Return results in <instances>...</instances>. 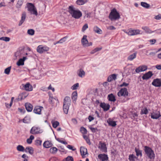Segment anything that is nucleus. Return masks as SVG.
I'll list each match as a JSON object with an SVG mask.
<instances>
[{"label": "nucleus", "mask_w": 161, "mask_h": 161, "mask_svg": "<svg viewBox=\"0 0 161 161\" xmlns=\"http://www.w3.org/2000/svg\"><path fill=\"white\" fill-rule=\"evenodd\" d=\"M137 53L135 52L129 55L127 57V59L130 61H132L136 57Z\"/></svg>", "instance_id": "a878e982"}, {"label": "nucleus", "mask_w": 161, "mask_h": 161, "mask_svg": "<svg viewBox=\"0 0 161 161\" xmlns=\"http://www.w3.org/2000/svg\"><path fill=\"white\" fill-rule=\"evenodd\" d=\"M69 12L72 16L76 19L80 18L82 15V13L79 10H75L73 6H69Z\"/></svg>", "instance_id": "f257e3e1"}, {"label": "nucleus", "mask_w": 161, "mask_h": 161, "mask_svg": "<svg viewBox=\"0 0 161 161\" xmlns=\"http://www.w3.org/2000/svg\"><path fill=\"white\" fill-rule=\"evenodd\" d=\"M22 157L24 159V161H28L27 158L28 157L26 154H23L22 156Z\"/></svg>", "instance_id": "680f3d73"}, {"label": "nucleus", "mask_w": 161, "mask_h": 161, "mask_svg": "<svg viewBox=\"0 0 161 161\" xmlns=\"http://www.w3.org/2000/svg\"><path fill=\"white\" fill-rule=\"evenodd\" d=\"M25 152H28L31 154H32L34 153V150L33 148L31 147H27L25 149Z\"/></svg>", "instance_id": "c85d7f7f"}, {"label": "nucleus", "mask_w": 161, "mask_h": 161, "mask_svg": "<svg viewBox=\"0 0 161 161\" xmlns=\"http://www.w3.org/2000/svg\"><path fill=\"white\" fill-rule=\"evenodd\" d=\"M154 18L156 20H160L161 19V15L159 14L155 16Z\"/></svg>", "instance_id": "338daca9"}, {"label": "nucleus", "mask_w": 161, "mask_h": 161, "mask_svg": "<svg viewBox=\"0 0 161 161\" xmlns=\"http://www.w3.org/2000/svg\"><path fill=\"white\" fill-rule=\"evenodd\" d=\"M65 161H74V159L72 157L68 156L65 158Z\"/></svg>", "instance_id": "6e6d98bb"}, {"label": "nucleus", "mask_w": 161, "mask_h": 161, "mask_svg": "<svg viewBox=\"0 0 161 161\" xmlns=\"http://www.w3.org/2000/svg\"><path fill=\"white\" fill-rule=\"evenodd\" d=\"M83 137L84 138V139L86 141V142L89 144V145H91V142H90V139H89V138L88 137V136L85 135H83Z\"/></svg>", "instance_id": "de8ad7c7"}, {"label": "nucleus", "mask_w": 161, "mask_h": 161, "mask_svg": "<svg viewBox=\"0 0 161 161\" xmlns=\"http://www.w3.org/2000/svg\"><path fill=\"white\" fill-rule=\"evenodd\" d=\"M31 119L29 116H26L23 119V123L25 124H28L30 123Z\"/></svg>", "instance_id": "c9c22d12"}, {"label": "nucleus", "mask_w": 161, "mask_h": 161, "mask_svg": "<svg viewBox=\"0 0 161 161\" xmlns=\"http://www.w3.org/2000/svg\"><path fill=\"white\" fill-rule=\"evenodd\" d=\"M53 126L54 128H56L59 125V123L57 121L52 122Z\"/></svg>", "instance_id": "603ef678"}, {"label": "nucleus", "mask_w": 161, "mask_h": 161, "mask_svg": "<svg viewBox=\"0 0 161 161\" xmlns=\"http://www.w3.org/2000/svg\"><path fill=\"white\" fill-rule=\"evenodd\" d=\"M108 17L112 21L118 20L120 18L119 13L115 8L111 10Z\"/></svg>", "instance_id": "f03ea898"}, {"label": "nucleus", "mask_w": 161, "mask_h": 161, "mask_svg": "<svg viewBox=\"0 0 161 161\" xmlns=\"http://www.w3.org/2000/svg\"><path fill=\"white\" fill-rule=\"evenodd\" d=\"M77 97V91L74 92L71 95V98L73 102H76Z\"/></svg>", "instance_id": "c756f323"}, {"label": "nucleus", "mask_w": 161, "mask_h": 161, "mask_svg": "<svg viewBox=\"0 0 161 161\" xmlns=\"http://www.w3.org/2000/svg\"><path fill=\"white\" fill-rule=\"evenodd\" d=\"M58 149L56 147H51L50 149V153L53 154L56 153Z\"/></svg>", "instance_id": "37998d69"}, {"label": "nucleus", "mask_w": 161, "mask_h": 161, "mask_svg": "<svg viewBox=\"0 0 161 161\" xmlns=\"http://www.w3.org/2000/svg\"><path fill=\"white\" fill-rule=\"evenodd\" d=\"M98 148L103 152H107V148L105 144L104 143L100 142L98 145Z\"/></svg>", "instance_id": "4468645a"}, {"label": "nucleus", "mask_w": 161, "mask_h": 161, "mask_svg": "<svg viewBox=\"0 0 161 161\" xmlns=\"http://www.w3.org/2000/svg\"><path fill=\"white\" fill-rule=\"evenodd\" d=\"M153 75L152 72L149 71L144 74L142 76L143 80H147L150 78Z\"/></svg>", "instance_id": "f3484780"}, {"label": "nucleus", "mask_w": 161, "mask_h": 161, "mask_svg": "<svg viewBox=\"0 0 161 161\" xmlns=\"http://www.w3.org/2000/svg\"><path fill=\"white\" fill-rule=\"evenodd\" d=\"M102 49V48L101 47H96L94 49L92 50L91 52L90 53L91 54H93L101 50Z\"/></svg>", "instance_id": "a19ab883"}, {"label": "nucleus", "mask_w": 161, "mask_h": 161, "mask_svg": "<svg viewBox=\"0 0 161 161\" xmlns=\"http://www.w3.org/2000/svg\"><path fill=\"white\" fill-rule=\"evenodd\" d=\"M98 158L102 161H106L108 160V157L105 154H100L98 155Z\"/></svg>", "instance_id": "6ab92c4d"}, {"label": "nucleus", "mask_w": 161, "mask_h": 161, "mask_svg": "<svg viewBox=\"0 0 161 161\" xmlns=\"http://www.w3.org/2000/svg\"><path fill=\"white\" fill-rule=\"evenodd\" d=\"M87 36L86 35H84L81 40V42L82 45L83 46L86 44V42L88 41L87 39Z\"/></svg>", "instance_id": "2f4dec72"}, {"label": "nucleus", "mask_w": 161, "mask_h": 161, "mask_svg": "<svg viewBox=\"0 0 161 161\" xmlns=\"http://www.w3.org/2000/svg\"><path fill=\"white\" fill-rule=\"evenodd\" d=\"M161 116L160 112L158 111H155L151 113V118L153 119H157Z\"/></svg>", "instance_id": "9d476101"}, {"label": "nucleus", "mask_w": 161, "mask_h": 161, "mask_svg": "<svg viewBox=\"0 0 161 161\" xmlns=\"http://www.w3.org/2000/svg\"><path fill=\"white\" fill-rule=\"evenodd\" d=\"M36 144L37 145H41L42 142V141L40 140H36Z\"/></svg>", "instance_id": "774afa93"}, {"label": "nucleus", "mask_w": 161, "mask_h": 161, "mask_svg": "<svg viewBox=\"0 0 161 161\" xmlns=\"http://www.w3.org/2000/svg\"><path fill=\"white\" fill-rule=\"evenodd\" d=\"M27 59L26 57H24L22 58H20L17 63V65L18 66L23 65L25 61Z\"/></svg>", "instance_id": "a211bd4d"}, {"label": "nucleus", "mask_w": 161, "mask_h": 161, "mask_svg": "<svg viewBox=\"0 0 161 161\" xmlns=\"http://www.w3.org/2000/svg\"><path fill=\"white\" fill-rule=\"evenodd\" d=\"M88 28V26L87 24H85L82 27V31H84Z\"/></svg>", "instance_id": "052dcab7"}, {"label": "nucleus", "mask_w": 161, "mask_h": 161, "mask_svg": "<svg viewBox=\"0 0 161 161\" xmlns=\"http://www.w3.org/2000/svg\"><path fill=\"white\" fill-rule=\"evenodd\" d=\"M152 85L155 87L161 86V79L157 78L154 79L152 83Z\"/></svg>", "instance_id": "1a4fd4ad"}, {"label": "nucleus", "mask_w": 161, "mask_h": 161, "mask_svg": "<svg viewBox=\"0 0 161 161\" xmlns=\"http://www.w3.org/2000/svg\"><path fill=\"white\" fill-rule=\"evenodd\" d=\"M25 89L27 91H31L33 90V87L29 82L25 84L22 85Z\"/></svg>", "instance_id": "ddd939ff"}, {"label": "nucleus", "mask_w": 161, "mask_h": 161, "mask_svg": "<svg viewBox=\"0 0 161 161\" xmlns=\"http://www.w3.org/2000/svg\"><path fill=\"white\" fill-rule=\"evenodd\" d=\"M156 40L155 39H151L149 40V42L152 45H153L156 42Z\"/></svg>", "instance_id": "e2e57ef3"}, {"label": "nucleus", "mask_w": 161, "mask_h": 161, "mask_svg": "<svg viewBox=\"0 0 161 161\" xmlns=\"http://www.w3.org/2000/svg\"><path fill=\"white\" fill-rule=\"evenodd\" d=\"M135 150L136 153V155L137 156H140L141 157H142V151L136 147L135 148Z\"/></svg>", "instance_id": "e433bc0d"}, {"label": "nucleus", "mask_w": 161, "mask_h": 161, "mask_svg": "<svg viewBox=\"0 0 161 161\" xmlns=\"http://www.w3.org/2000/svg\"><path fill=\"white\" fill-rule=\"evenodd\" d=\"M11 67V66H10L5 69L4 71V73L7 75H9L10 73Z\"/></svg>", "instance_id": "3c124183"}, {"label": "nucleus", "mask_w": 161, "mask_h": 161, "mask_svg": "<svg viewBox=\"0 0 161 161\" xmlns=\"http://www.w3.org/2000/svg\"><path fill=\"white\" fill-rule=\"evenodd\" d=\"M107 122L109 125L112 127H114L117 125L116 122L113 121L110 118H109L107 120Z\"/></svg>", "instance_id": "5701e85b"}, {"label": "nucleus", "mask_w": 161, "mask_h": 161, "mask_svg": "<svg viewBox=\"0 0 161 161\" xmlns=\"http://www.w3.org/2000/svg\"><path fill=\"white\" fill-rule=\"evenodd\" d=\"M0 40L8 42L9 41L10 38L8 37H2L0 38Z\"/></svg>", "instance_id": "09e8293b"}, {"label": "nucleus", "mask_w": 161, "mask_h": 161, "mask_svg": "<svg viewBox=\"0 0 161 161\" xmlns=\"http://www.w3.org/2000/svg\"><path fill=\"white\" fill-rule=\"evenodd\" d=\"M147 69V67L146 65L141 66L136 69L135 71L136 73H139L146 70Z\"/></svg>", "instance_id": "f8f14e48"}, {"label": "nucleus", "mask_w": 161, "mask_h": 161, "mask_svg": "<svg viewBox=\"0 0 161 161\" xmlns=\"http://www.w3.org/2000/svg\"><path fill=\"white\" fill-rule=\"evenodd\" d=\"M100 106L103 108L104 111H108L110 108V105L108 104H106L104 103H101Z\"/></svg>", "instance_id": "dca6fc26"}, {"label": "nucleus", "mask_w": 161, "mask_h": 161, "mask_svg": "<svg viewBox=\"0 0 161 161\" xmlns=\"http://www.w3.org/2000/svg\"><path fill=\"white\" fill-rule=\"evenodd\" d=\"M92 42H88V41L87 42H86V44L85 45H84L83 46L84 47H88L90 46H92Z\"/></svg>", "instance_id": "bf43d9fd"}, {"label": "nucleus", "mask_w": 161, "mask_h": 161, "mask_svg": "<svg viewBox=\"0 0 161 161\" xmlns=\"http://www.w3.org/2000/svg\"><path fill=\"white\" fill-rule=\"evenodd\" d=\"M17 149L20 152H24L25 150L24 147L22 145H19L17 147Z\"/></svg>", "instance_id": "c03bdc74"}, {"label": "nucleus", "mask_w": 161, "mask_h": 161, "mask_svg": "<svg viewBox=\"0 0 161 161\" xmlns=\"http://www.w3.org/2000/svg\"><path fill=\"white\" fill-rule=\"evenodd\" d=\"M142 29L145 31V32L147 33L150 34L154 32L155 31H152L147 26H143L142 27Z\"/></svg>", "instance_id": "b1692460"}, {"label": "nucleus", "mask_w": 161, "mask_h": 161, "mask_svg": "<svg viewBox=\"0 0 161 161\" xmlns=\"http://www.w3.org/2000/svg\"><path fill=\"white\" fill-rule=\"evenodd\" d=\"M67 147L69 149H71L73 151H75L76 150L75 148H74L73 146L71 145H68L67 146Z\"/></svg>", "instance_id": "69168bd1"}, {"label": "nucleus", "mask_w": 161, "mask_h": 161, "mask_svg": "<svg viewBox=\"0 0 161 161\" xmlns=\"http://www.w3.org/2000/svg\"><path fill=\"white\" fill-rule=\"evenodd\" d=\"M48 102L49 104L51 105V106L53 107L54 105V103L56 102V103H58L59 102L58 99H56L54 98L52 96H50Z\"/></svg>", "instance_id": "9b49d317"}, {"label": "nucleus", "mask_w": 161, "mask_h": 161, "mask_svg": "<svg viewBox=\"0 0 161 161\" xmlns=\"http://www.w3.org/2000/svg\"><path fill=\"white\" fill-rule=\"evenodd\" d=\"M117 75L116 74H113L109 76L108 78V81L110 82L113 80H115L116 79Z\"/></svg>", "instance_id": "cd10ccee"}, {"label": "nucleus", "mask_w": 161, "mask_h": 161, "mask_svg": "<svg viewBox=\"0 0 161 161\" xmlns=\"http://www.w3.org/2000/svg\"><path fill=\"white\" fill-rule=\"evenodd\" d=\"M27 96V94L26 93H23L20 95L21 97V99H22L25 98Z\"/></svg>", "instance_id": "13d9d810"}, {"label": "nucleus", "mask_w": 161, "mask_h": 161, "mask_svg": "<svg viewBox=\"0 0 161 161\" xmlns=\"http://www.w3.org/2000/svg\"><path fill=\"white\" fill-rule=\"evenodd\" d=\"M27 33L29 35L33 36L34 34L35 31L33 29H30L28 30Z\"/></svg>", "instance_id": "8fccbe9b"}, {"label": "nucleus", "mask_w": 161, "mask_h": 161, "mask_svg": "<svg viewBox=\"0 0 161 161\" xmlns=\"http://www.w3.org/2000/svg\"><path fill=\"white\" fill-rule=\"evenodd\" d=\"M93 30L95 32L98 34H101L102 32V30L97 26L94 27Z\"/></svg>", "instance_id": "58836bf2"}, {"label": "nucleus", "mask_w": 161, "mask_h": 161, "mask_svg": "<svg viewBox=\"0 0 161 161\" xmlns=\"http://www.w3.org/2000/svg\"><path fill=\"white\" fill-rule=\"evenodd\" d=\"M49 50V48L48 47L46 46H43L42 45H39L37 48V52L41 53L48 51Z\"/></svg>", "instance_id": "423d86ee"}, {"label": "nucleus", "mask_w": 161, "mask_h": 161, "mask_svg": "<svg viewBox=\"0 0 161 161\" xmlns=\"http://www.w3.org/2000/svg\"><path fill=\"white\" fill-rule=\"evenodd\" d=\"M34 138V136L33 135H31L30 138L27 139L26 142L27 143L31 144L32 142V140Z\"/></svg>", "instance_id": "ea45409f"}, {"label": "nucleus", "mask_w": 161, "mask_h": 161, "mask_svg": "<svg viewBox=\"0 0 161 161\" xmlns=\"http://www.w3.org/2000/svg\"><path fill=\"white\" fill-rule=\"evenodd\" d=\"M77 73L79 76L81 77L84 76L85 74V72L82 69H80L78 70Z\"/></svg>", "instance_id": "7c9ffc66"}, {"label": "nucleus", "mask_w": 161, "mask_h": 161, "mask_svg": "<svg viewBox=\"0 0 161 161\" xmlns=\"http://www.w3.org/2000/svg\"><path fill=\"white\" fill-rule=\"evenodd\" d=\"M67 37H65L62 38L61 39L59 40V41H58V43H62L66 40Z\"/></svg>", "instance_id": "4d7b16f0"}, {"label": "nucleus", "mask_w": 161, "mask_h": 161, "mask_svg": "<svg viewBox=\"0 0 161 161\" xmlns=\"http://www.w3.org/2000/svg\"><path fill=\"white\" fill-rule=\"evenodd\" d=\"M27 6L28 10L31 14H33L36 16L37 15V9L33 4L31 3H27Z\"/></svg>", "instance_id": "20e7f679"}, {"label": "nucleus", "mask_w": 161, "mask_h": 161, "mask_svg": "<svg viewBox=\"0 0 161 161\" xmlns=\"http://www.w3.org/2000/svg\"><path fill=\"white\" fill-rule=\"evenodd\" d=\"M42 132V130L40 129V128L36 126L33 127L30 131V133L32 134H38Z\"/></svg>", "instance_id": "6e6552de"}, {"label": "nucleus", "mask_w": 161, "mask_h": 161, "mask_svg": "<svg viewBox=\"0 0 161 161\" xmlns=\"http://www.w3.org/2000/svg\"><path fill=\"white\" fill-rule=\"evenodd\" d=\"M122 31L129 36H134L142 34L141 33V31L138 29L133 30L130 29L127 31L125 30H123Z\"/></svg>", "instance_id": "39448f33"}, {"label": "nucleus", "mask_w": 161, "mask_h": 161, "mask_svg": "<svg viewBox=\"0 0 161 161\" xmlns=\"http://www.w3.org/2000/svg\"><path fill=\"white\" fill-rule=\"evenodd\" d=\"M43 107L40 106H36L35 107L33 110V112L37 114H41V111Z\"/></svg>", "instance_id": "aec40b11"}, {"label": "nucleus", "mask_w": 161, "mask_h": 161, "mask_svg": "<svg viewBox=\"0 0 161 161\" xmlns=\"http://www.w3.org/2000/svg\"><path fill=\"white\" fill-rule=\"evenodd\" d=\"M80 150L81 154L83 157H84V156L87 153V149L83 147H80Z\"/></svg>", "instance_id": "393cba45"}, {"label": "nucleus", "mask_w": 161, "mask_h": 161, "mask_svg": "<svg viewBox=\"0 0 161 161\" xmlns=\"http://www.w3.org/2000/svg\"><path fill=\"white\" fill-rule=\"evenodd\" d=\"M136 158V157L133 154H130L129 155V159L130 161H135V159Z\"/></svg>", "instance_id": "49530a36"}, {"label": "nucleus", "mask_w": 161, "mask_h": 161, "mask_svg": "<svg viewBox=\"0 0 161 161\" xmlns=\"http://www.w3.org/2000/svg\"><path fill=\"white\" fill-rule=\"evenodd\" d=\"M87 1L88 0H77L76 3L79 5H83L87 3Z\"/></svg>", "instance_id": "72a5a7b5"}, {"label": "nucleus", "mask_w": 161, "mask_h": 161, "mask_svg": "<svg viewBox=\"0 0 161 161\" xmlns=\"http://www.w3.org/2000/svg\"><path fill=\"white\" fill-rule=\"evenodd\" d=\"M144 148L145 152L148 158L151 159H154L155 155L153 150L150 147L147 146H145Z\"/></svg>", "instance_id": "7ed1b4c3"}, {"label": "nucleus", "mask_w": 161, "mask_h": 161, "mask_svg": "<svg viewBox=\"0 0 161 161\" xmlns=\"http://www.w3.org/2000/svg\"><path fill=\"white\" fill-rule=\"evenodd\" d=\"M43 146L45 148H49L53 146V144L51 142L48 141L44 142Z\"/></svg>", "instance_id": "bb28decb"}, {"label": "nucleus", "mask_w": 161, "mask_h": 161, "mask_svg": "<svg viewBox=\"0 0 161 161\" xmlns=\"http://www.w3.org/2000/svg\"><path fill=\"white\" fill-rule=\"evenodd\" d=\"M70 103L71 100L70 97L68 96L66 97L64 99L63 104L70 105Z\"/></svg>", "instance_id": "4be33fe9"}, {"label": "nucleus", "mask_w": 161, "mask_h": 161, "mask_svg": "<svg viewBox=\"0 0 161 161\" xmlns=\"http://www.w3.org/2000/svg\"><path fill=\"white\" fill-rule=\"evenodd\" d=\"M148 110L146 108H144L142 109L141 111V114H148Z\"/></svg>", "instance_id": "79ce46f5"}, {"label": "nucleus", "mask_w": 161, "mask_h": 161, "mask_svg": "<svg viewBox=\"0 0 161 161\" xmlns=\"http://www.w3.org/2000/svg\"><path fill=\"white\" fill-rule=\"evenodd\" d=\"M117 95L119 97L123 96L125 97L128 96V93L127 88H121L118 92Z\"/></svg>", "instance_id": "0eeeda50"}, {"label": "nucleus", "mask_w": 161, "mask_h": 161, "mask_svg": "<svg viewBox=\"0 0 161 161\" xmlns=\"http://www.w3.org/2000/svg\"><path fill=\"white\" fill-rule=\"evenodd\" d=\"M69 105H64L63 106V109L64 113L66 114H67L69 110Z\"/></svg>", "instance_id": "473e14b6"}, {"label": "nucleus", "mask_w": 161, "mask_h": 161, "mask_svg": "<svg viewBox=\"0 0 161 161\" xmlns=\"http://www.w3.org/2000/svg\"><path fill=\"white\" fill-rule=\"evenodd\" d=\"M26 16V13L25 12H23L21 14V19L19 23V26H21L25 21Z\"/></svg>", "instance_id": "2eb2a0df"}, {"label": "nucleus", "mask_w": 161, "mask_h": 161, "mask_svg": "<svg viewBox=\"0 0 161 161\" xmlns=\"http://www.w3.org/2000/svg\"><path fill=\"white\" fill-rule=\"evenodd\" d=\"M79 86V84L78 83L75 84L72 86L71 87V89L73 90L76 89Z\"/></svg>", "instance_id": "5fc2aeb1"}, {"label": "nucleus", "mask_w": 161, "mask_h": 161, "mask_svg": "<svg viewBox=\"0 0 161 161\" xmlns=\"http://www.w3.org/2000/svg\"><path fill=\"white\" fill-rule=\"evenodd\" d=\"M25 108L28 112H31L33 109V106L31 103H27L25 104Z\"/></svg>", "instance_id": "412c9836"}, {"label": "nucleus", "mask_w": 161, "mask_h": 161, "mask_svg": "<svg viewBox=\"0 0 161 161\" xmlns=\"http://www.w3.org/2000/svg\"><path fill=\"white\" fill-rule=\"evenodd\" d=\"M108 98L109 101L112 102H114L116 100L115 97L112 93L108 95Z\"/></svg>", "instance_id": "f704fd0d"}, {"label": "nucleus", "mask_w": 161, "mask_h": 161, "mask_svg": "<svg viewBox=\"0 0 161 161\" xmlns=\"http://www.w3.org/2000/svg\"><path fill=\"white\" fill-rule=\"evenodd\" d=\"M24 0H18L16 5V7L17 8H19L22 5Z\"/></svg>", "instance_id": "4c0bfd02"}, {"label": "nucleus", "mask_w": 161, "mask_h": 161, "mask_svg": "<svg viewBox=\"0 0 161 161\" xmlns=\"http://www.w3.org/2000/svg\"><path fill=\"white\" fill-rule=\"evenodd\" d=\"M80 130L83 134H86L87 133V130L83 127H81L80 128Z\"/></svg>", "instance_id": "864d4df0"}, {"label": "nucleus", "mask_w": 161, "mask_h": 161, "mask_svg": "<svg viewBox=\"0 0 161 161\" xmlns=\"http://www.w3.org/2000/svg\"><path fill=\"white\" fill-rule=\"evenodd\" d=\"M107 29L109 30H114L116 29V28L113 26H108L107 27Z\"/></svg>", "instance_id": "0e129e2a"}, {"label": "nucleus", "mask_w": 161, "mask_h": 161, "mask_svg": "<svg viewBox=\"0 0 161 161\" xmlns=\"http://www.w3.org/2000/svg\"><path fill=\"white\" fill-rule=\"evenodd\" d=\"M141 4L142 6L145 8H148L150 7L149 4L145 2H142Z\"/></svg>", "instance_id": "a18cd8bd"}]
</instances>
